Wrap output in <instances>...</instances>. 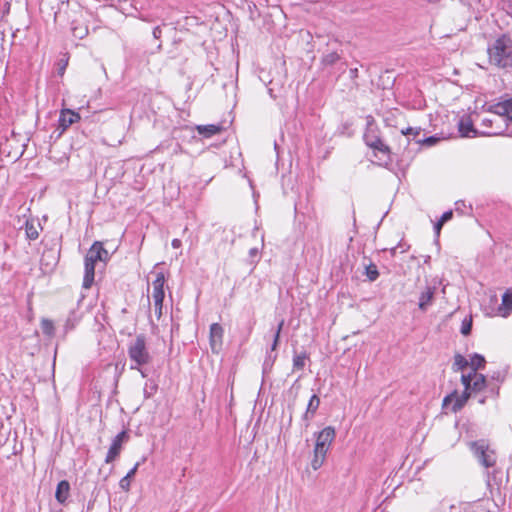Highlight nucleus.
I'll return each instance as SVG.
<instances>
[{
  "label": "nucleus",
  "mask_w": 512,
  "mask_h": 512,
  "mask_svg": "<svg viewBox=\"0 0 512 512\" xmlns=\"http://www.w3.org/2000/svg\"><path fill=\"white\" fill-rule=\"evenodd\" d=\"M127 352L131 361L130 368L139 371L142 377H146L141 367L151 362V355L146 345L145 336L137 335L134 341L129 344Z\"/></svg>",
  "instance_id": "f257e3e1"
},
{
  "label": "nucleus",
  "mask_w": 512,
  "mask_h": 512,
  "mask_svg": "<svg viewBox=\"0 0 512 512\" xmlns=\"http://www.w3.org/2000/svg\"><path fill=\"white\" fill-rule=\"evenodd\" d=\"M489 61L491 64L506 68L512 66V46L509 38L503 36L495 40L488 48Z\"/></svg>",
  "instance_id": "f03ea898"
},
{
  "label": "nucleus",
  "mask_w": 512,
  "mask_h": 512,
  "mask_svg": "<svg viewBox=\"0 0 512 512\" xmlns=\"http://www.w3.org/2000/svg\"><path fill=\"white\" fill-rule=\"evenodd\" d=\"M469 448L484 467L489 468L496 464L495 453L485 440L472 441L469 443Z\"/></svg>",
  "instance_id": "7ed1b4c3"
},
{
  "label": "nucleus",
  "mask_w": 512,
  "mask_h": 512,
  "mask_svg": "<svg viewBox=\"0 0 512 512\" xmlns=\"http://www.w3.org/2000/svg\"><path fill=\"white\" fill-rule=\"evenodd\" d=\"M488 111L503 118L508 135H512V98L490 105Z\"/></svg>",
  "instance_id": "20e7f679"
},
{
  "label": "nucleus",
  "mask_w": 512,
  "mask_h": 512,
  "mask_svg": "<svg viewBox=\"0 0 512 512\" xmlns=\"http://www.w3.org/2000/svg\"><path fill=\"white\" fill-rule=\"evenodd\" d=\"M365 142L367 146L377 152L375 156L378 157L381 163H388L391 160L389 147L377 135L370 132L367 133L365 135Z\"/></svg>",
  "instance_id": "39448f33"
},
{
  "label": "nucleus",
  "mask_w": 512,
  "mask_h": 512,
  "mask_svg": "<svg viewBox=\"0 0 512 512\" xmlns=\"http://www.w3.org/2000/svg\"><path fill=\"white\" fill-rule=\"evenodd\" d=\"M481 125L486 128L480 133L483 136L501 135L506 132L503 118L495 114L493 117L483 118Z\"/></svg>",
  "instance_id": "423d86ee"
},
{
  "label": "nucleus",
  "mask_w": 512,
  "mask_h": 512,
  "mask_svg": "<svg viewBox=\"0 0 512 512\" xmlns=\"http://www.w3.org/2000/svg\"><path fill=\"white\" fill-rule=\"evenodd\" d=\"M335 435V429L331 426H327L322 431H320L316 438L314 452H318L320 454L327 453L329 451L330 445L335 439Z\"/></svg>",
  "instance_id": "0eeeda50"
},
{
  "label": "nucleus",
  "mask_w": 512,
  "mask_h": 512,
  "mask_svg": "<svg viewBox=\"0 0 512 512\" xmlns=\"http://www.w3.org/2000/svg\"><path fill=\"white\" fill-rule=\"evenodd\" d=\"M98 259L95 257L94 250L90 248L85 257V273L83 278V287L85 289L90 288L94 281L95 264Z\"/></svg>",
  "instance_id": "6e6552de"
},
{
  "label": "nucleus",
  "mask_w": 512,
  "mask_h": 512,
  "mask_svg": "<svg viewBox=\"0 0 512 512\" xmlns=\"http://www.w3.org/2000/svg\"><path fill=\"white\" fill-rule=\"evenodd\" d=\"M469 397L470 391L468 390H464L461 395L454 391L443 399L442 405L444 408H448L451 405V411L457 412L465 405Z\"/></svg>",
  "instance_id": "1a4fd4ad"
},
{
  "label": "nucleus",
  "mask_w": 512,
  "mask_h": 512,
  "mask_svg": "<svg viewBox=\"0 0 512 512\" xmlns=\"http://www.w3.org/2000/svg\"><path fill=\"white\" fill-rule=\"evenodd\" d=\"M127 431L123 430L112 440L111 446L107 452L105 462L112 463L121 453L122 444L128 439Z\"/></svg>",
  "instance_id": "9d476101"
},
{
  "label": "nucleus",
  "mask_w": 512,
  "mask_h": 512,
  "mask_svg": "<svg viewBox=\"0 0 512 512\" xmlns=\"http://www.w3.org/2000/svg\"><path fill=\"white\" fill-rule=\"evenodd\" d=\"M223 328L218 323H213L210 326L209 340L212 352L218 353L223 343Z\"/></svg>",
  "instance_id": "9b49d317"
},
{
  "label": "nucleus",
  "mask_w": 512,
  "mask_h": 512,
  "mask_svg": "<svg viewBox=\"0 0 512 512\" xmlns=\"http://www.w3.org/2000/svg\"><path fill=\"white\" fill-rule=\"evenodd\" d=\"M436 293V287L427 285L419 295L418 308L425 312L432 305Z\"/></svg>",
  "instance_id": "f8f14e48"
},
{
  "label": "nucleus",
  "mask_w": 512,
  "mask_h": 512,
  "mask_svg": "<svg viewBox=\"0 0 512 512\" xmlns=\"http://www.w3.org/2000/svg\"><path fill=\"white\" fill-rule=\"evenodd\" d=\"M79 120L80 116L78 113L70 109H63L59 117V126L62 128V130H66L70 125L78 122Z\"/></svg>",
  "instance_id": "ddd939ff"
},
{
  "label": "nucleus",
  "mask_w": 512,
  "mask_h": 512,
  "mask_svg": "<svg viewBox=\"0 0 512 512\" xmlns=\"http://www.w3.org/2000/svg\"><path fill=\"white\" fill-rule=\"evenodd\" d=\"M459 132L462 137H476L480 135L474 128L473 122L470 118H462L458 123Z\"/></svg>",
  "instance_id": "4468645a"
},
{
  "label": "nucleus",
  "mask_w": 512,
  "mask_h": 512,
  "mask_svg": "<svg viewBox=\"0 0 512 512\" xmlns=\"http://www.w3.org/2000/svg\"><path fill=\"white\" fill-rule=\"evenodd\" d=\"M198 134L205 138H210L222 131V126L215 124L198 125L196 126Z\"/></svg>",
  "instance_id": "2eb2a0df"
},
{
  "label": "nucleus",
  "mask_w": 512,
  "mask_h": 512,
  "mask_svg": "<svg viewBox=\"0 0 512 512\" xmlns=\"http://www.w3.org/2000/svg\"><path fill=\"white\" fill-rule=\"evenodd\" d=\"M70 491V484L66 480H62L58 483L55 493V498L59 503H64L68 496Z\"/></svg>",
  "instance_id": "dca6fc26"
},
{
  "label": "nucleus",
  "mask_w": 512,
  "mask_h": 512,
  "mask_svg": "<svg viewBox=\"0 0 512 512\" xmlns=\"http://www.w3.org/2000/svg\"><path fill=\"white\" fill-rule=\"evenodd\" d=\"M164 289L163 290H154L152 292V298L154 301L155 314L157 319H160L162 316V308H163V300H164Z\"/></svg>",
  "instance_id": "f3484780"
},
{
  "label": "nucleus",
  "mask_w": 512,
  "mask_h": 512,
  "mask_svg": "<svg viewBox=\"0 0 512 512\" xmlns=\"http://www.w3.org/2000/svg\"><path fill=\"white\" fill-rule=\"evenodd\" d=\"M512 311V292L506 291L502 296V304L499 307L501 316L506 317Z\"/></svg>",
  "instance_id": "a211bd4d"
},
{
  "label": "nucleus",
  "mask_w": 512,
  "mask_h": 512,
  "mask_svg": "<svg viewBox=\"0 0 512 512\" xmlns=\"http://www.w3.org/2000/svg\"><path fill=\"white\" fill-rule=\"evenodd\" d=\"M139 465L140 463L137 462L134 467L120 480L119 482V486L121 487V489H123L124 491H128L129 488H130V482H131V478L134 477V475L136 474L138 468H139Z\"/></svg>",
  "instance_id": "6ab92c4d"
},
{
  "label": "nucleus",
  "mask_w": 512,
  "mask_h": 512,
  "mask_svg": "<svg viewBox=\"0 0 512 512\" xmlns=\"http://www.w3.org/2000/svg\"><path fill=\"white\" fill-rule=\"evenodd\" d=\"M91 249L94 250L95 257L99 258L98 261L106 262L109 259L108 251L103 247L101 242H95Z\"/></svg>",
  "instance_id": "aec40b11"
},
{
  "label": "nucleus",
  "mask_w": 512,
  "mask_h": 512,
  "mask_svg": "<svg viewBox=\"0 0 512 512\" xmlns=\"http://www.w3.org/2000/svg\"><path fill=\"white\" fill-rule=\"evenodd\" d=\"M469 366L472 368V372H477L478 369H481L485 365V358L480 354H473L470 356Z\"/></svg>",
  "instance_id": "412c9836"
},
{
  "label": "nucleus",
  "mask_w": 512,
  "mask_h": 512,
  "mask_svg": "<svg viewBox=\"0 0 512 512\" xmlns=\"http://www.w3.org/2000/svg\"><path fill=\"white\" fill-rule=\"evenodd\" d=\"M307 359H308V354L305 351H303L301 353L294 354L293 370H302L305 367Z\"/></svg>",
  "instance_id": "4be33fe9"
},
{
  "label": "nucleus",
  "mask_w": 512,
  "mask_h": 512,
  "mask_svg": "<svg viewBox=\"0 0 512 512\" xmlns=\"http://www.w3.org/2000/svg\"><path fill=\"white\" fill-rule=\"evenodd\" d=\"M485 384V376L477 372H473L472 392L481 391L485 387Z\"/></svg>",
  "instance_id": "5701e85b"
},
{
  "label": "nucleus",
  "mask_w": 512,
  "mask_h": 512,
  "mask_svg": "<svg viewBox=\"0 0 512 512\" xmlns=\"http://www.w3.org/2000/svg\"><path fill=\"white\" fill-rule=\"evenodd\" d=\"M25 232L30 240H35L39 236L38 227L32 221H26Z\"/></svg>",
  "instance_id": "b1692460"
},
{
  "label": "nucleus",
  "mask_w": 512,
  "mask_h": 512,
  "mask_svg": "<svg viewBox=\"0 0 512 512\" xmlns=\"http://www.w3.org/2000/svg\"><path fill=\"white\" fill-rule=\"evenodd\" d=\"M468 366H469V362L464 356H462L460 354L455 355L454 363H453V370H455V371L463 370Z\"/></svg>",
  "instance_id": "393cba45"
},
{
  "label": "nucleus",
  "mask_w": 512,
  "mask_h": 512,
  "mask_svg": "<svg viewBox=\"0 0 512 512\" xmlns=\"http://www.w3.org/2000/svg\"><path fill=\"white\" fill-rule=\"evenodd\" d=\"M327 453L314 452L313 459L311 461V467L313 470H318L324 463Z\"/></svg>",
  "instance_id": "a878e982"
},
{
  "label": "nucleus",
  "mask_w": 512,
  "mask_h": 512,
  "mask_svg": "<svg viewBox=\"0 0 512 512\" xmlns=\"http://www.w3.org/2000/svg\"><path fill=\"white\" fill-rule=\"evenodd\" d=\"M340 59V56L336 52H330L322 57L321 63L324 66H331Z\"/></svg>",
  "instance_id": "bb28decb"
},
{
  "label": "nucleus",
  "mask_w": 512,
  "mask_h": 512,
  "mask_svg": "<svg viewBox=\"0 0 512 512\" xmlns=\"http://www.w3.org/2000/svg\"><path fill=\"white\" fill-rule=\"evenodd\" d=\"M41 329H42V332L47 335V336H52L54 335V324L51 320L49 319H42L41 321Z\"/></svg>",
  "instance_id": "cd10ccee"
},
{
  "label": "nucleus",
  "mask_w": 512,
  "mask_h": 512,
  "mask_svg": "<svg viewBox=\"0 0 512 512\" xmlns=\"http://www.w3.org/2000/svg\"><path fill=\"white\" fill-rule=\"evenodd\" d=\"M320 405V399L317 395H313L310 400H309V403H308V406H307V409L308 410V413H311V416H314V414L316 413L318 407Z\"/></svg>",
  "instance_id": "c85d7f7f"
},
{
  "label": "nucleus",
  "mask_w": 512,
  "mask_h": 512,
  "mask_svg": "<svg viewBox=\"0 0 512 512\" xmlns=\"http://www.w3.org/2000/svg\"><path fill=\"white\" fill-rule=\"evenodd\" d=\"M365 275L367 276V278L370 281H375L378 278V276H379V272H378L377 266L375 264H372V263L369 264L366 267Z\"/></svg>",
  "instance_id": "c756f323"
},
{
  "label": "nucleus",
  "mask_w": 512,
  "mask_h": 512,
  "mask_svg": "<svg viewBox=\"0 0 512 512\" xmlns=\"http://www.w3.org/2000/svg\"><path fill=\"white\" fill-rule=\"evenodd\" d=\"M72 33L74 37L78 39H83L88 34V28L86 26H73Z\"/></svg>",
  "instance_id": "7c9ffc66"
},
{
  "label": "nucleus",
  "mask_w": 512,
  "mask_h": 512,
  "mask_svg": "<svg viewBox=\"0 0 512 512\" xmlns=\"http://www.w3.org/2000/svg\"><path fill=\"white\" fill-rule=\"evenodd\" d=\"M165 283V277L162 272L157 273L155 280L153 281V289L154 290H163Z\"/></svg>",
  "instance_id": "2f4dec72"
},
{
  "label": "nucleus",
  "mask_w": 512,
  "mask_h": 512,
  "mask_svg": "<svg viewBox=\"0 0 512 512\" xmlns=\"http://www.w3.org/2000/svg\"><path fill=\"white\" fill-rule=\"evenodd\" d=\"M283 325H284V320H281L280 323L278 324L276 332L274 334V339H273V343H272V346H271V350L272 351H275L277 349V347H278L279 339H280V333L282 331Z\"/></svg>",
  "instance_id": "473e14b6"
},
{
  "label": "nucleus",
  "mask_w": 512,
  "mask_h": 512,
  "mask_svg": "<svg viewBox=\"0 0 512 512\" xmlns=\"http://www.w3.org/2000/svg\"><path fill=\"white\" fill-rule=\"evenodd\" d=\"M473 372L469 374H463L461 376V382L464 385L465 390L472 391Z\"/></svg>",
  "instance_id": "72a5a7b5"
},
{
  "label": "nucleus",
  "mask_w": 512,
  "mask_h": 512,
  "mask_svg": "<svg viewBox=\"0 0 512 512\" xmlns=\"http://www.w3.org/2000/svg\"><path fill=\"white\" fill-rule=\"evenodd\" d=\"M78 322V317L75 312H72L66 320V329H73L75 324Z\"/></svg>",
  "instance_id": "f704fd0d"
},
{
  "label": "nucleus",
  "mask_w": 512,
  "mask_h": 512,
  "mask_svg": "<svg viewBox=\"0 0 512 512\" xmlns=\"http://www.w3.org/2000/svg\"><path fill=\"white\" fill-rule=\"evenodd\" d=\"M439 140H440V138H438V137L430 136V137H427V138H425L423 140H419L418 142L423 144V145H426V146L430 147V146H433L436 143H438Z\"/></svg>",
  "instance_id": "c9c22d12"
},
{
  "label": "nucleus",
  "mask_w": 512,
  "mask_h": 512,
  "mask_svg": "<svg viewBox=\"0 0 512 512\" xmlns=\"http://www.w3.org/2000/svg\"><path fill=\"white\" fill-rule=\"evenodd\" d=\"M421 132V128H412L409 127L406 130H402V134L407 136H413L414 138L417 137Z\"/></svg>",
  "instance_id": "e433bc0d"
},
{
  "label": "nucleus",
  "mask_w": 512,
  "mask_h": 512,
  "mask_svg": "<svg viewBox=\"0 0 512 512\" xmlns=\"http://www.w3.org/2000/svg\"><path fill=\"white\" fill-rule=\"evenodd\" d=\"M470 331H471V321H468V322H467V321L465 320V321L462 323L461 333H462L463 335H468V334L470 333Z\"/></svg>",
  "instance_id": "4c0bfd02"
},
{
  "label": "nucleus",
  "mask_w": 512,
  "mask_h": 512,
  "mask_svg": "<svg viewBox=\"0 0 512 512\" xmlns=\"http://www.w3.org/2000/svg\"><path fill=\"white\" fill-rule=\"evenodd\" d=\"M453 216L452 210L446 211L442 214L441 218L439 219L441 222L446 223L449 221Z\"/></svg>",
  "instance_id": "58836bf2"
},
{
  "label": "nucleus",
  "mask_w": 512,
  "mask_h": 512,
  "mask_svg": "<svg viewBox=\"0 0 512 512\" xmlns=\"http://www.w3.org/2000/svg\"><path fill=\"white\" fill-rule=\"evenodd\" d=\"M312 418H313V416H311V413H308V410H306V412L303 415V420L306 421V427L309 425V421Z\"/></svg>",
  "instance_id": "ea45409f"
},
{
  "label": "nucleus",
  "mask_w": 512,
  "mask_h": 512,
  "mask_svg": "<svg viewBox=\"0 0 512 512\" xmlns=\"http://www.w3.org/2000/svg\"><path fill=\"white\" fill-rule=\"evenodd\" d=\"M350 77H351V79H356L358 77V69L357 68L350 69Z\"/></svg>",
  "instance_id": "a19ab883"
},
{
  "label": "nucleus",
  "mask_w": 512,
  "mask_h": 512,
  "mask_svg": "<svg viewBox=\"0 0 512 512\" xmlns=\"http://www.w3.org/2000/svg\"><path fill=\"white\" fill-rule=\"evenodd\" d=\"M443 225H444V223L441 222L440 220L435 224L434 229H435L437 234L440 233L441 228H442Z\"/></svg>",
  "instance_id": "79ce46f5"
},
{
  "label": "nucleus",
  "mask_w": 512,
  "mask_h": 512,
  "mask_svg": "<svg viewBox=\"0 0 512 512\" xmlns=\"http://www.w3.org/2000/svg\"><path fill=\"white\" fill-rule=\"evenodd\" d=\"M181 244H182L181 240H179V239H173L172 243H171L172 247L175 249L181 247Z\"/></svg>",
  "instance_id": "37998d69"
},
{
  "label": "nucleus",
  "mask_w": 512,
  "mask_h": 512,
  "mask_svg": "<svg viewBox=\"0 0 512 512\" xmlns=\"http://www.w3.org/2000/svg\"><path fill=\"white\" fill-rule=\"evenodd\" d=\"M160 34H161V29H160V27H155V28L153 29V36H154L155 38H159V37H160Z\"/></svg>",
  "instance_id": "c03bdc74"
},
{
  "label": "nucleus",
  "mask_w": 512,
  "mask_h": 512,
  "mask_svg": "<svg viewBox=\"0 0 512 512\" xmlns=\"http://www.w3.org/2000/svg\"><path fill=\"white\" fill-rule=\"evenodd\" d=\"M258 252H259V249H258V248H252V249H250V251H249V255H250L251 257H255V256H257Z\"/></svg>",
  "instance_id": "a18cd8bd"
},
{
  "label": "nucleus",
  "mask_w": 512,
  "mask_h": 512,
  "mask_svg": "<svg viewBox=\"0 0 512 512\" xmlns=\"http://www.w3.org/2000/svg\"><path fill=\"white\" fill-rule=\"evenodd\" d=\"M400 246H396L390 249L391 255L394 256Z\"/></svg>",
  "instance_id": "49530a36"
},
{
  "label": "nucleus",
  "mask_w": 512,
  "mask_h": 512,
  "mask_svg": "<svg viewBox=\"0 0 512 512\" xmlns=\"http://www.w3.org/2000/svg\"><path fill=\"white\" fill-rule=\"evenodd\" d=\"M261 245H262V247L264 246V236L263 235L261 236Z\"/></svg>",
  "instance_id": "de8ad7c7"
},
{
  "label": "nucleus",
  "mask_w": 512,
  "mask_h": 512,
  "mask_svg": "<svg viewBox=\"0 0 512 512\" xmlns=\"http://www.w3.org/2000/svg\"><path fill=\"white\" fill-rule=\"evenodd\" d=\"M59 1H60L62 4H64V3H68V2H69V0H59Z\"/></svg>",
  "instance_id": "09e8293b"
}]
</instances>
